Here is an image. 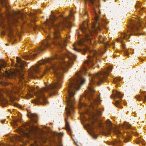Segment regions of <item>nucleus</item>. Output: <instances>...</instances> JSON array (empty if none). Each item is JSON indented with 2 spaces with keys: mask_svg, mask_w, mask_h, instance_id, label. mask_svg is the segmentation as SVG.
<instances>
[{
  "mask_svg": "<svg viewBox=\"0 0 146 146\" xmlns=\"http://www.w3.org/2000/svg\"><path fill=\"white\" fill-rule=\"evenodd\" d=\"M63 56H66L67 57H66L64 59L63 57L60 58L61 60L60 62L52 68L46 66L43 70V74H44L48 73L50 70L52 68L54 71V75L57 78V80L56 82L47 85L46 87L43 88L35 94L36 96L40 99L39 101L40 102L43 101V104H45L47 102L46 98L44 95V93L48 92L50 89L55 88H58L60 87L62 82L61 80L62 76L61 70L64 72H66L73 64L74 60L76 58L75 55L69 52H67Z\"/></svg>",
  "mask_w": 146,
  "mask_h": 146,
  "instance_id": "f257e3e1",
  "label": "nucleus"
},
{
  "mask_svg": "<svg viewBox=\"0 0 146 146\" xmlns=\"http://www.w3.org/2000/svg\"><path fill=\"white\" fill-rule=\"evenodd\" d=\"M72 14L71 13L70 16L66 17L61 16V21L58 25H54L53 24L56 17L54 15H51L49 19H47L45 22V24L47 26L46 29L44 31L47 33L50 31L53 33L54 38L51 40V42L52 44L56 45H58L60 48H63L66 45V40L62 39L60 36L59 29H62L63 27H68L71 26V23L69 21L71 19Z\"/></svg>",
  "mask_w": 146,
  "mask_h": 146,
  "instance_id": "f03ea898",
  "label": "nucleus"
},
{
  "mask_svg": "<svg viewBox=\"0 0 146 146\" xmlns=\"http://www.w3.org/2000/svg\"><path fill=\"white\" fill-rule=\"evenodd\" d=\"M86 69L84 68L82 72L77 73L74 77L69 80L67 89L68 95L67 98V105L66 108L68 115L70 114L71 111H73L75 102L74 96L76 90L80 89V86L84 84L86 81L84 79L82 78V74L86 73Z\"/></svg>",
  "mask_w": 146,
  "mask_h": 146,
  "instance_id": "7ed1b4c3",
  "label": "nucleus"
},
{
  "mask_svg": "<svg viewBox=\"0 0 146 146\" xmlns=\"http://www.w3.org/2000/svg\"><path fill=\"white\" fill-rule=\"evenodd\" d=\"M99 17L97 15L96 16L94 21L93 22L92 25V30L90 31L88 30L86 27L87 26V23L85 22L83 23L82 25L80 27V29L83 33H86L85 35V38L80 40L78 42L77 44L74 45V50L79 52L80 50L78 49L77 46L78 45H81L83 44L84 41H87L88 42L91 41V36H92L93 33L96 34L98 31H100V29L99 27V23L98 22Z\"/></svg>",
  "mask_w": 146,
  "mask_h": 146,
  "instance_id": "20e7f679",
  "label": "nucleus"
},
{
  "mask_svg": "<svg viewBox=\"0 0 146 146\" xmlns=\"http://www.w3.org/2000/svg\"><path fill=\"white\" fill-rule=\"evenodd\" d=\"M112 69L111 67H108V70L106 72L102 71L101 73L96 74L94 75H91V78L90 82V83L88 86V90L86 91L84 95V96L85 98L88 99L89 101H90L92 99L94 93L95 92L94 90L93 85L94 83L93 80L94 79H98L101 82H104L109 72V70Z\"/></svg>",
  "mask_w": 146,
  "mask_h": 146,
  "instance_id": "39448f33",
  "label": "nucleus"
},
{
  "mask_svg": "<svg viewBox=\"0 0 146 146\" xmlns=\"http://www.w3.org/2000/svg\"><path fill=\"white\" fill-rule=\"evenodd\" d=\"M16 59L17 63L16 64L15 66L17 67H19L20 70L13 69L11 70L6 71H5V73H2L1 74V75L9 78H13L16 75L19 76V85L20 86L21 85H25V80L23 75L22 74H21L20 70H23L25 66L26 65V64L24 61L21 60L20 58L19 57H17Z\"/></svg>",
  "mask_w": 146,
  "mask_h": 146,
  "instance_id": "423d86ee",
  "label": "nucleus"
},
{
  "mask_svg": "<svg viewBox=\"0 0 146 146\" xmlns=\"http://www.w3.org/2000/svg\"><path fill=\"white\" fill-rule=\"evenodd\" d=\"M50 35H48L45 40L42 42L41 46L39 48L35 49L33 52H30L29 55L25 56L24 58L26 60L31 59L37 55V54L40 53L46 47H49L50 46V44L48 41V40L50 38Z\"/></svg>",
  "mask_w": 146,
  "mask_h": 146,
  "instance_id": "0eeeda50",
  "label": "nucleus"
},
{
  "mask_svg": "<svg viewBox=\"0 0 146 146\" xmlns=\"http://www.w3.org/2000/svg\"><path fill=\"white\" fill-rule=\"evenodd\" d=\"M50 60V59L48 58L47 59H44L38 62V64L36 66H33L31 67L29 72L30 76L31 78L33 77L32 75L34 74V72L37 73L39 72V66L42 64H44L46 62H49Z\"/></svg>",
  "mask_w": 146,
  "mask_h": 146,
  "instance_id": "6e6552de",
  "label": "nucleus"
},
{
  "mask_svg": "<svg viewBox=\"0 0 146 146\" xmlns=\"http://www.w3.org/2000/svg\"><path fill=\"white\" fill-rule=\"evenodd\" d=\"M94 104H91L89 106L90 109H92V111H91L92 113L91 114V115L92 118V121H94L96 120V115H101V111L96 109V108L94 107Z\"/></svg>",
  "mask_w": 146,
  "mask_h": 146,
  "instance_id": "1a4fd4ad",
  "label": "nucleus"
},
{
  "mask_svg": "<svg viewBox=\"0 0 146 146\" xmlns=\"http://www.w3.org/2000/svg\"><path fill=\"white\" fill-rule=\"evenodd\" d=\"M20 89V88L18 86H15L12 90L8 91L7 94L8 96H9L11 100V97L13 96V95L15 93H18Z\"/></svg>",
  "mask_w": 146,
  "mask_h": 146,
  "instance_id": "9d476101",
  "label": "nucleus"
},
{
  "mask_svg": "<svg viewBox=\"0 0 146 146\" xmlns=\"http://www.w3.org/2000/svg\"><path fill=\"white\" fill-rule=\"evenodd\" d=\"M86 128L88 129L90 134L94 138L96 137V135L94 133V131L93 130L94 126L92 125L88 124L86 125Z\"/></svg>",
  "mask_w": 146,
  "mask_h": 146,
  "instance_id": "9b49d317",
  "label": "nucleus"
},
{
  "mask_svg": "<svg viewBox=\"0 0 146 146\" xmlns=\"http://www.w3.org/2000/svg\"><path fill=\"white\" fill-rule=\"evenodd\" d=\"M95 52L94 51H93L91 52L90 56L88 57V60H87L85 62V63H86L88 64L89 66H92L93 64V63L92 62L93 58L92 56L91 55L93 54H95Z\"/></svg>",
  "mask_w": 146,
  "mask_h": 146,
  "instance_id": "f8f14e48",
  "label": "nucleus"
},
{
  "mask_svg": "<svg viewBox=\"0 0 146 146\" xmlns=\"http://www.w3.org/2000/svg\"><path fill=\"white\" fill-rule=\"evenodd\" d=\"M0 26L3 28L6 27V24L4 22V19L2 18L0 19Z\"/></svg>",
  "mask_w": 146,
  "mask_h": 146,
  "instance_id": "ddd939ff",
  "label": "nucleus"
},
{
  "mask_svg": "<svg viewBox=\"0 0 146 146\" xmlns=\"http://www.w3.org/2000/svg\"><path fill=\"white\" fill-rule=\"evenodd\" d=\"M0 102L1 103L5 104L7 103V101L2 96L1 93H0Z\"/></svg>",
  "mask_w": 146,
  "mask_h": 146,
  "instance_id": "4468645a",
  "label": "nucleus"
},
{
  "mask_svg": "<svg viewBox=\"0 0 146 146\" xmlns=\"http://www.w3.org/2000/svg\"><path fill=\"white\" fill-rule=\"evenodd\" d=\"M130 35L128 32L127 33H123L121 35V38H123L124 39H127L129 38V35Z\"/></svg>",
  "mask_w": 146,
  "mask_h": 146,
  "instance_id": "2eb2a0df",
  "label": "nucleus"
},
{
  "mask_svg": "<svg viewBox=\"0 0 146 146\" xmlns=\"http://www.w3.org/2000/svg\"><path fill=\"white\" fill-rule=\"evenodd\" d=\"M0 3L3 5V6H5L6 7H8V5L6 0H0Z\"/></svg>",
  "mask_w": 146,
  "mask_h": 146,
  "instance_id": "dca6fc26",
  "label": "nucleus"
},
{
  "mask_svg": "<svg viewBox=\"0 0 146 146\" xmlns=\"http://www.w3.org/2000/svg\"><path fill=\"white\" fill-rule=\"evenodd\" d=\"M106 123L107 126H108L109 127L110 129L108 130L109 132H110V131H111V123L110 121L109 120H108L106 121ZM108 135H110V133H109L108 134Z\"/></svg>",
  "mask_w": 146,
  "mask_h": 146,
  "instance_id": "f3484780",
  "label": "nucleus"
},
{
  "mask_svg": "<svg viewBox=\"0 0 146 146\" xmlns=\"http://www.w3.org/2000/svg\"><path fill=\"white\" fill-rule=\"evenodd\" d=\"M100 98L99 97H98L97 100H93V101L94 102V104H100Z\"/></svg>",
  "mask_w": 146,
  "mask_h": 146,
  "instance_id": "a211bd4d",
  "label": "nucleus"
},
{
  "mask_svg": "<svg viewBox=\"0 0 146 146\" xmlns=\"http://www.w3.org/2000/svg\"><path fill=\"white\" fill-rule=\"evenodd\" d=\"M113 93L115 94L114 92H113ZM115 94H116V96L118 97L121 98L122 97V96H121V95L120 93L117 91H116L115 92Z\"/></svg>",
  "mask_w": 146,
  "mask_h": 146,
  "instance_id": "6ab92c4d",
  "label": "nucleus"
},
{
  "mask_svg": "<svg viewBox=\"0 0 146 146\" xmlns=\"http://www.w3.org/2000/svg\"><path fill=\"white\" fill-rule=\"evenodd\" d=\"M6 64L5 62H3L2 64L0 65V70H1L3 68L5 67Z\"/></svg>",
  "mask_w": 146,
  "mask_h": 146,
  "instance_id": "aec40b11",
  "label": "nucleus"
},
{
  "mask_svg": "<svg viewBox=\"0 0 146 146\" xmlns=\"http://www.w3.org/2000/svg\"><path fill=\"white\" fill-rule=\"evenodd\" d=\"M106 37L104 36V37H102V36H100L99 37V42L100 43H102V40L104 39L105 38H106Z\"/></svg>",
  "mask_w": 146,
  "mask_h": 146,
  "instance_id": "412c9836",
  "label": "nucleus"
},
{
  "mask_svg": "<svg viewBox=\"0 0 146 146\" xmlns=\"http://www.w3.org/2000/svg\"><path fill=\"white\" fill-rule=\"evenodd\" d=\"M29 91V92H33L35 90V88L33 87H28Z\"/></svg>",
  "mask_w": 146,
  "mask_h": 146,
  "instance_id": "4be33fe9",
  "label": "nucleus"
},
{
  "mask_svg": "<svg viewBox=\"0 0 146 146\" xmlns=\"http://www.w3.org/2000/svg\"><path fill=\"white\" fill-rule=\"evenodd\" d=\"M33 96L32 94H31L30 93L28 94L26 96V99H29L31 98Z\"/></svg>",
  "mask_w": 146,
  "mask_h": 146,
  "instance_id": "5701e85b",
  "label": "nucleus"
},
{
  "mask_svg": "<svg viewBox=\"0 0 146 146\" xmlns=\"http://www.w3.org/2000/svg\"><path fill=\"white\" fill-rule=\"evenodd\" d=\"M118 41H119L122 44V46L124 48V43L122 41V38H120V39H118Z\"/></svg>",
  "mask_w": 146,
  "mask_h": 146,
  "instance_id": "b1692460",
  "label": "nucleus"
},
{
  "mask_svg": "<svg viewBox=\"0 0 146 146\" xmlns=\"http://www.w3.org/2000/svg\"><path fill=\"white\" fill-rule=\"evenodd\" d=\"M114 133L116 134H118L120 133V132H119V131L116 129L115 130Z\"/></svg>",
  "mask_w": 146,
  "mask_h": 146,
  "instance_id": "393cba45",
  "label": "nucleus"
},
{
  "mask_svg": "<svg viewBox=\"0 0 146 146\" xmlns=\"http://www.w3.org/2000/svg\"><path fill=\"white\" fill-rule=\"evenodd\" d=\"M87 1H89L92 4H93L95 0H86Z\"/></svg>",
  "mask_w": 146,
  "mask_h": 146,
  "instance_id": "a878e982",
  "label": "nucleus"
},
{
  "mask_svg": "<svg viewBox=\"0 0 146 146\" xmlns=\"http://www.w3.org/2000/svg\"><path fill=\"white\" fill-rule=\"evenodd\" d=\"M66 127L67 129H69V127L68 125V124L67 123L66 124Z\"/></svg>",
  "mask_w": 146,
  "mask_h": 146,
  "instance_id": "bb28decb",
  "label": "nucleus"
},
{
  "mask_svg": "<svg viewBox=\"0 0 146 146\" xmlns=\"http://www.w3.org/2000/svg\"><path fill=\"white\" fill-rule=\"evenodd\" d=\"M125 55H127V56H128L129 54V53L127 52V51L126 52H125Z\"/></svg>",
  "mask_w": 146,
  "mask_h": 146,
  "instance_id": "cd10ccee",
  "label": "nucleus"
},
{
  "mask_svg": "<svg viewBox=\"0 0 146 146\" xmlns=\"http://www.w3.org/2000/svg\"><path fill=\"white\" fill-rule=\"evenodd\" d=\"M20 13V11H19L17 12H15V13L16 14H19Z\"/></svg>",
  "mask_w": 146,
  "mask_h": 146,
  "instance_id": "c85d7f7f",
  "label": "nucleus"
},
{
  "mask_svg": "<svg viewBox=\"0 0 146 146\" xmlns=\"http://www.w3.org/2000/svg\"><path fill=\"white\" fill-rule=\"evenodd\" d=\"M14 106H18V105L17 104L15 103L14 104Z\"/></svg>",
  "mask_w": 146,
  "mask_h": 146,
  "instance_id": "c756f323",
  "label": "nucleus"
},
{
  "mask_svg": "<svg viewBox=\"0 0 146 146\" xmlns=\"http://www.w3.org/2000/svg\"><path fill=\"white\" fill-rule=\"evenodd\" d=\"M57 146H62V145L60 142H59V144L57 145Z\"/></svg>",
  "mask_w": 146,
  "mask_h": 146,
  "instance_id": "7c9ffc66",
  "label": "nucleus"
},
{
  "mask_svg": "<svg viewBox=\"0 0 146 146\" xmlns=\"http://www.w3.org/2000/svg\"><path fill=\"white\" fill-rule=\"evenodd\" d=\"M58 58V56L57 55H56L55 57L53 58H52V59H54L56 58Z\"/></svg>",
  "mask_w": 146,
  "mask_h": 146,
  "instance_id": "2f4dec72",
  "label": "nucleus"
},
{
  "mask_svg": "<svg viewBox=\"0 0 146 146\" xmlns=\"http://www.w3.org/2000/svg\"><path fill=\"white\" fill-rule=\"evenodd\" d=\"M24 135H25V136H27L28 135H27V133H25V132H24Z\"/></svg>",
  "mask_w": 146,
  "mask_h": 146,
  "instance_id": "473e14b6",
  "label": "nucleus"
},
{
  "mask_svg": "<svg viewBox=\"0 0 146 146\" xmlns=\"http://www.w3.org/2000/svg\"><path fill=\"white\" fill-rule=\"evenodd\" d=\"M32 115L33 116L35 117H36L37 116V115L36 114H33Z\"/></svg>",
  "mask_w": 146,
  "mask_h": 146,
  "instance_id": "72a5a7b5",
  "label": "nucleus"
},
{
  "mask_svg": "<svg viewBox=\"0 0 146 146\" xmlns=\"http://www.w3.org/2000/svg\"><path fill=\"white\" fill-rule=\"evenodd\" d=\"M58 135H59V136H62V133H58Z\"/></svg>",
  "mask_w": 146,
  "mask_h": 146,
  "instance_id": "f704fd0d",
  "label": "nucleus"
},
{
  "mask_svg": "<svg viewBox=\"0 0 146 146\" xmlns=\"http://www.w3.org/2000/svg\"><path fill=\"white\" fill-rule=\"evenodd\" d=\"M87 50H89V48H87V49H85L84 50V52H85Z\"/></svg>",
  "mask_w": 146,
  "mask_h": 146,
  "instance_id": "c9c22d12",
  "label": "nucleus"
},
{
  "mask_svg": "<svg viewBox=\"0 0 146 146\" xmlns=\"http://www.w3.org/2000/svg\"><path fill=\"white\" fill-rule=\"evenodd\" d=\"M83 105L84 106H86V104H83Z\"/></svg>",
  "mask_w": 146,
  "mask_h": 146,
  "instance_id": "e433bc0d",
  "label": "nucleus"
},
{
  "mask_svg": "<svg viewBox=\"0 0 146 146\" xmlns=\"http://www.w3.org/2000/svg\"><path fill=\"white\" fill-rule=\"evenodd\" d=\"M42 141L44 143H45L46 142V141L45 140H42Z\"/></svg>",
  "mask_w": 146,
  "mask_h": 146,
  "instance_id": "4c0bfd02",
  "label": "nucleus"
},
{
  "mask_svg": "<svg viewBox=\"0 0 146 146\" xmlns=\"http://www.w3.org/2000/svg\"><path fill=\"white\" fill-rule=\"evenodd\" d=\"M11 61L12 62H13V59H11Z\"/></svg>",
  "mask_w": 146,
  "mask_h": 146,
  "instance_id": "58836bf2",
  "label": "nucleus"
},
{
  "mask_svg": "<svg viewBox=\"0 0 146 146\" xmlns=\"http://www.w3.org/2000/svg\"><path fill=\"white\" fill-rule=\"evenodd\" d=\"M130 127V125H129V127H128V128H129Z\"/></svg>",
  "mask_w": 146,
  "mask_h": 146,
  "instance_id": "ea45409f",
  "label": "nucleus"
},
{
  "mask_svg": "<svg viewBox=\"0 0 146 146\" xmlns=\"http://www.w3.org/2000/svg\"><path fill=\"white\" fill-rule=\"evenodd\" d=\"M85 15H86L87 14V12H85Z\"/></svg>",
  "mask_w": 146,
  "mask_h": 146,
  "instance_id": "a19ab883",
  "label": "nucleus"
},
{
  "mask_svg": "<svg viewBox=\"0 0 146 146\" xmlns=\"http://www.w3.org/2000/svg\"><path fill=\"white\" fill-rule=\"evenodd\" d=\"M116 78H115V79H114V80H116Z\"/></svg>",
  "mask_w": 146,
  "mask_h": 146,
  "instance_id": "79ce46f5",
  "label": "nucleus"
},
{
  "mask_svg": "<svg viewBox=\"0 0 146 146\" xmlns=\"http://www.w3.org/2000/svg\"><path fill=\"white\" fill-rule=\"evenodd\" d=\"M33 129V128L31 129V130H32Z\"/></svg>",
  "mask_w": 146,
  "mask_h": 146,
  "instance_id": "37998d69",
  "label": "nucleus"
},
{
  "mask_svg": "<svg viewBox=\"0 0 146 146\" xmlns=\"http://www.w3.org/2000/svg\"><path fill=\"white\" fill-rule=\"evenodd\" d=\"M131 31H133V30H131Z\"/></svg>",
  "mask_w": 146,
  "mask_h": 146,
  "instance_id": "c03bdc74",
  "label": "nucleus"
},
{
  "mask_svg": "<svg viewBox=\"0 0 146 146\" xmlns=\"http://www.w3.org/2000/svg\"><path fill=\"white\" fill-rule=\"evenodd\" d=\"M16 22H18L17 21V20H16Z\"/></svg>",
  "mask_w": 146,
  "mask_h": 146,
  "instance_id": "a18cd8bd",
  "label": "nucleus"
},
{
  "mask_svg": "<svg viewBox=\"0 0 146 146\" xmlns=\"http://www.w3.org/2000/svg\"><path fill=\"white\" fill-rule=\"evenodd\" d=\"M125 125H127L128 124H125Z\"/></svg>",
  "mask_w": 146,
  "mask_h": 146,
  "instance_id": "49530a36",
  "label": "nucleus"
},
{
  "mask_svg": "<svg viewBox=\"0 0 146 146\" xmlns=\"http://www.w3.org/2000/svg\"><path fill=\"white\" fill-rule=\"evenodd\" d=\"M3 72H4V71H3Z\"/></svg>",
  "mask_w": 146,
  "mask_h": 146,
  "instance_id": "de8ad7c7",
  "label": "nucleus"
},
{
  "mask_svg": "<svg viewBox=\"0 0 146 146\" xmlns=\"http://www.w3.org/2000/svg\"><path fill=\"white\" fill-rule=\"evenodd\" d=\"M3 72H4V71H3Z\"/></svg>",
  "mask_w": 146,
  "mask_h": 146,
  "instance_id": "09e8293b",
  "label": "nucleus"
},
{
  "mask_svg": "<svg viewBox=\"0 0 146 146\" xmlns=\"http://www.w3.org/2000/svg\"><path fill=\"white\" fill-rule=\"evenodd\" d=\"M3 72H4V71H3Z\"/></svg>",
  "mask_w": 146,
  "mask_h": 146,
  "instance_id": "8fccbe9b",
  "label": "nucleus"
}]
</instances>
